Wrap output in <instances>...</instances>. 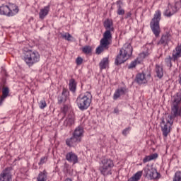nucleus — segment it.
<instances>
[{
    "label": "nucleus",
    "instance_id": "5",
    "mask_svg": "<svg viewBox=\"0 0 181 181\" xmlns=\"http://www.w3.org/2000/svg\"><path fill=\"white\" fill-rule=\"evenodd\" d=\"M77 105L81 111L87 110L91 104V98H90V93H87V95L83 96L79 95L76 99Z\"/></svg>",
    "mask_w": 181,
    "mask_h": 181
},
{
    "label": "nucleus",
    "instance_id": "11",
    "mask_svg": "<svg viewBox=\"0 0 181 181\" xmlns=\"http://www.w3.org/2000/svg\"><path fill=\"white\" fill-rule=\"evenodd\" d=\"M65 158L66 160L69 162V163H73V165L78 163V157L73 151L67 153L65 156Z\"/></svg>",
    "mask_w": 181,
    "mask_h": 181
},
{
    "label": "nucleus",
    "instance_id": "12",
    "mask_svg": "<svg viewBox=\"0 0 181 181\" xmlns=\"http://www.w3.org/2000/svg\"><path fill=\"white\" fill-rule=\"evenodd\" d=\"M12 180V174L9 168H6L0 174V181H11Z\"/></svg>",
    "mask_w": 181,
    "mask_h": 181
},
{
    "label": "nucleus",
    "instance_id": "26",
    "mask_svg": "<svg viewBox=\"0 0 181 181\" xmlns=\"http://www.w3.org/2000/svg\"><path fill=\"white\" fill-rule=\"evenodd\" d=\"M47 173L46 170L40 172L37 177V181H47Z\"/></svg>",
    "mask_w": 181,
    "mask_h": 181
},
{
    "label": "nucleus",
    "instance_id": "21",
    "mask_svg": "<svg viewBox=\"0 0 181 181\" xmlns=\"http://www.w3.org/2000/svg\"><path fill=\"white\" fill-rule=\"evenodd\" d=\"M125 91H127V89L125 88H120L117 89L115 91V93H114L113 99L118 100V98H119L120 95H125Z\"/></svg>",
    "mask_w": 181,
    "mask_h": 181
},
{
    "label": "nucleus",
    "instance_id": "22",
    "mask_svg": "<svg viewBox=\"0 0 181 181\" xmlns=\"http://www.w3.org/2000/svg\"><path fill=\"white\" fill-rule=\"evenodd\" d=\"M103 26L106 30L114 31V26L112 25V21L107 19L103 23Z\"/></svg>",
    "mask_w": 181,
    "mask_h": 181
},
{
    "label": "nucleus",
    "instance_id": "23",
    "mask_svg": "<svg viewBox=\"0 0 181 181\" xmlns=\"http://www.w3.org/2000/svg\"><path fill=\"white\" fill-rule=\"evenodd\" d=\"M136 81L138 84H145L146 83L145 74H138L136 76Z\"/></svg>",
    "mask_w": 181,
    "mask_h": 181
},
{
    "label": "nucleus",
    "instance_id": "31",
    "mask_svg": "<svg viewBox=\"0 0 181 181\" xmlns=\"http://www.w3.org/2000/svg\"><path fill=\"white\" fill-rule=\"evenodd\" d=\"M60 35L62 39H65V40H68V42H70L71 40V35L69 33H60Z\"/></svg>",
    "mask_w": 181,
    "mask_h": 181
},
{
    "label": "nucleus",
    "instance_id": "8",
    "mask_svg": "<svg viewBox=\"0 0 181 181\" xmlns=\"http://www.w3.org/2000/svg\"><path fill=\"white\" fill-rule=\"evenodd\" d=\"M165 118H168V122L173 124V119L176 117H181V110L179 108V105H173L171 107V114H165Z\"/></svg>",
    "mask_w": 181,
    "mask_h": 181
},
{
    "label": "nucleus",
    "instance_id": "33",
    "mask_svg": "<svg viewBox=\"0 0 181 181\" xmlns=\"http://www.w3.org/2000/svg\"><path fill=\"white\" fill-rule=\"evenodd\" d=\"M180 8H181V0L175 2V6L171 7V9H174L175 12H176L177 11H179V9H180Z\"/></svg>",
    "mask_w": 181,
    "mask_h": 181
},
{
    "label": "nucleus",
    "instance_id": "15",
    "mask_svg": "<svg viewBox=\"0 0 181 181\" xmlns=\"http://www.w3.org/2000/svg\"><path fill=\"white\" fill-rule=\"evenodd\" d=\"M170 40H171L170 34L166 33L162 35L160 40L158 42V45H162L163 46H168Z\"/></svg>",
    "mask_w": 181,
    "mask_h": 181
},
{
    "label": "nucleus",
    "instance_id": "14",
    "mask_svg": "<svg viewBox=\"0 0 181 181\" xmlns=\"http://www.w3.org/2000/svg\"><path fill=\"white\" fill-rule=\"evenodd\" d=\"M69 97V90L66 88H63L62 93L58 96V104H63L67 101Z\"/></svg>",
    "mask_w": 181,
    "mask_h": 181
},
{
    "label": "nucleus",
    "instance_id": "41",
    "mask_svg": "<svg viewBox=\"0 0 181 181\" xmlns=\"http://www.w3.org/2000/svg\"><path fill=\"white\" fill-rule=\"evenodd\" d=\"M136 66V61H133L132 62H131V64L128 66V69H134V67H135Z\"/></svg>",
    "mask_w": 181,
    "mask_h": 181
},
{
    "label": "nucleus",
    "instance_id": "9",
    "mask_svg": "<svg viewBox=\"0 0 181 181\" xmlns=\"http://www.w3.org/2000/svg\"><path fill=\"white\" fill-rule=\"evenodd\" d=\"M166 122H165V117H162V122L160 123L161 131L163 135L166 138L168 135L170 133V127L173 125V123L169 122L168 121V117H165Z\"/></svg>",
    "mask_w": 181,
    "mask_h": 181
},
{
    "label": "nucleus",
    "instance_id": "20",
    "mask_svg": "<svg viewBox=\"0 0 181 181\" xmlns=\"http://www.w3.org/2000/svg\"><path fill=\"white\" fill-rule=\"evenodd\" d=\"M9 95V88L4 87L2 89V95L0 98V105H2V103L5 101V98Z\"/></svg>",
    "mask_w": 181,
    "mask_h": 181
},
{
    "label": "nucleus",
    "instance_id": "24",
    "mask_svg": "<svg viewBox=\"0 0 181 181\" xmlns=\"http://www.w3.org/2000/svg\"><path fill=\"white\" fill-rule=\"evenodd\" d=\"M173 57L174 60H177L179 57H181V45L177 46L173 52Z\"/></svg>",
    "mask_w": 181,
    "mask_h": 181
},
{
    "label": "nucleus",
    "instance_id": "35",
    "mask_svg": "<svg viewBox=\"0 0 181 181\" xmlns=\"http://www.w3.org/2000/svg\"><path fill=\"white\" fill-rule=\"evenodd\" d=\"M173 181H181V172L177 171L175 174V177L173 178Z\"/></svg>",
    "mask_w": 181,
    "mask_h": 181
},
{
    "label": "nucleus",
    "instance_id": "38",
    "mask_svg": "<svg viewBox=\"0 0 181 181\" xmlns=\"http://www.w3.org/2000/svg\"><path fill=\"white\" fill-rule=\"evenodd\" d=\"M130 130H131V127H127L124 129L122 132V134L127 136V135L128 134V132H129Z\"/></svg>",
    "mask_w": 181,
    "mask_h": 181
},
{
    "label": "nucleus",
    "instance_id": "47",
    "mask_svg": "<svg viewBox=\"0 0 181 181\" xmlns=\"http://www.w3.org/2000/svg\"><path fill=\"white\" fill-rule=\"evenodd\" d=\"M141 57H145V53H141Z\"/></svg>",
    "mask_w": 181,
    "mask_h": 181
},
{
    "label": "nucleus",
    "instance_id": "2",
    "mask_svg": "<svg viewBox=\"0 0 181 181\" xmlns=\"http://www.w3.org/2000/svg\"><path fill=\"white\" fill-rule=\"evenodd\" d=\"M111 30H106L103 33V37L100 40V46L96 48V54H101L104 50H108L110 49V45H111V40L112 39V34Z\"/></svg>",
    "mask_w": 181,
    "mask_h": 181
},
{
    "label": "nucleus",
    "instance_id": "28",
    "mask_svg": "<svg viewBox=\"0 0 181 181\" xmlns=\"http://www.w3.org/2000/svg\"><path fill=\"white\" fill-rule=\"evenodd\" d=\"M141 177L142 171H139L134 176L130 177L127 181H139Z\"/></svg>",
    "mask_w": 181,
    "mask_h": 181
},
{
    "label": "nucleus",
    "instance_id": "43",
    "mask_svg": "<svg viewBox=\"0 0 181 181\" xmlns=\"http://www.w3.org/2000/svg\"><path fill=\"white\" fill-rule=\"evenodd\" d=\"M46 160H47L46 157L41 158L39 165H43V163H45Z\"/></svg>",
    "mask_w": 181,
    "mask_h": 181
},
{
    "label": "nucleus",
    "instance_id": "27",
    "mask_svg": "<svg viewBox=\"0 0 181 181\" xmlns=\"http://www.w3.org/2000/svg\"><path fill=\"white\" fill-rule=\"evenodd\" d=\"M108 63H109L108 58L107 57L103 58L99 64L100 70L107 69V66H108Z\"/></svg>",
    "mask_w": 181,
    "mask_h": 181
},
{
    "label": "nucleus",
    "instance_id": "30",
    "mask_svg": "<svg viewBox=\"0 0 181 181\" xmlns=\"http://www.w3.org/2000/svg\"><path fill=\"white\" fill-rule=\"evenodd\" d=\"M173 105H179V103L181 101V93H177L173 97Z\"/></svg>",
    "mask_w": 181,
    "mask_h": 181
},
{
    "label": "nucleus",
    "instance_id": "6",
    "mask_svg": "<svg viewBox=\"0 0 181 181\" xmlns=\"http://www.w3.org/2000/svg\"><path fill=\"white\" fill-rule=\"evenodd\" d=\"M102 166L100 167V171L103 176L111 175V169L114 168V161L110 158H105L102 160Z\"/></svg>",
    "mask_w": 181,
    "mask_h": 181
},
{
    "label": "nucleus",
    "instance_id": "10",
    "mask_svg": "<svg viewBox=\"0 0 181 181\" xmlns=\"http://www.w3.org/2000/svg\"><path fill=\"white\" fill-rule=\"evenodd\" d=\"M144 170L147 177H149L151 180L158 179V177H159V174L158 173L156 169L148 168H146Z\"/></svg>",
    "mask_w": 181,
    "mask_h": 181
},
{
    "label": "nucleus",
    "instance_id": "16",
    "mask_svg": "<svg viewBox=\"0 0 181 181\" xmlns=\"http://www.w3.org/2000/svg\"><path fill=\"white\" fill-rule=\"evenodd\" d=\"M75 118H76V117L73 113L69 114L66 119L64 122V127H71V125H74Z\"/></svg>",
    "mask_w": 181,
    "mask_h": 181
},
{
    "label": "nucleus",
    "instance_id": "39",
    "mask_svg": "<svg viewBox=\"0 0 181 181\" xmlns=\"http://www.w3.org/2000/svg\"><path fill=\"white\" fill-rule=\"evenodd\" d=\"M76 63L78 66H80V64H81V63H83V58L78 57L76 60Z\"/></svg>",
    "mask_w": 181,
    "mask_h": 181
},
{
    "label": "nucleus",
    "instance_id": "36",
    "mask_svg": "<svg viewBox=\"0 0 181 181\" xmlns=\"http://www.w3.org/2000/svg\"><path fill=\"white\" fill-rule=\"evenodd\" d=\"M39 105H40V108L41 110H43V108H45L47 104H46V100H40V103H39Z\"/></svg>",
    "mask_w": 181,
    "mask_h": 181
},
{
    "label": "nucleus",
    "instance_id": "17",
    "mask_svg": "<svg viewBox=\"0 0 181 181\" xmlns=\"http://www.w3.org/2000/svg\"><path fill=\"white\" fill-rule=\"evenodd\" d=\"M84 134V129L82 127L78 126L76 127L73 133L74 136H76V138H79L81 139L83 138V135Z\"/></svg>",
    "mask_w": 181,
    "mask_h": 181
},
{
    "label": "nucleus",
    "instance_id": "13",
    "mask_svg": "<svg viewBox=\"0 0 181 181\" xmlns=\"http://www.w3.org/2000/svg\"><path fill=\"white\" fill-rule=\"evenodd\" d=\"M80 142H81V139H79L78 137H76L74 135H72L70 139H67L66 140V144L67 146H69L70 148L76 146L77 144H80Z\"/></svg>",
    "mask_w": 181,
    "mask_h": 181
},
{
    "label": "nucleus",
    "instance_id": "29",
    "mask_svg": "<svg viewBox=\"0 0 181 181\" xmlns=\"http://www.w3.org/2000/svg\"><path fill=\"white\" fill-rule=\"evenodd\" d=\"M69 90L70 91H71L72 93H76V81L74 79H71L69 81Z\"/></svg>",
    "mask_w": 181,
    "mask_h": 181
},
{
    "label": "nucleus",
    "instance_id": "34",
    "mask_svg": "<svg viewBox=\"0 0 181 181\" xmlns=\"http://www.w3.org/2000/svg\"><path fill=\"white\" fill-rule=\"evenodd\" d=\"M83 53H86V54H90L91 52H93V49H91V47L90 46H86L83 48Z\"/></svg>",
    "mask_w": 181,
    "mask_h": 181
},
{
    "label": "nucleus",
    "instance_id": "37",
    "mask_svg": "<svg viewBox=\"0 0 181 181\" xmlns=\"http://www.w3.org/2000/svg\"><path fill=\"white\" fill-rule=\"evenodd\" d=\"M69 111V106L67 105H64L63 107L62 108V112L66 115V113Z\"/></svg>",
    "mask_w": 181,
    "mask_h": 181
},
{
    "label": "nucleus",
    "instance_id": "19",
    "mask_svg": "<svg viewBox=\"0 0 181 181\" xmlns=\"http://www.w3.org/2000/svg\"><path fill=\"white\" fill-rule=\"evenodd\" d=\"M116 4L117 5V13L119 16L125 15V10L122 8V6H124V3L121 0H119L116 2Z\"/></svg>",
    "mask_w": 181,
    "mask_h": 181
},
{
    "label": "nucleus",
    "instance_id": "18",
    "mask_svg": "<svg viewBox=\"0 0 181 181\" xmlns=\"http://www.w3.org/2000/svg\"><path fill=\"white\" fill-rule=\"evenodd\" d=\"M50 11V6H46L43 8H42L39 13L40 19H45L46 16H47V14L49 13V11Z\"/></svg>",
    "mask_w": 181,
    "mask_h": 181
},
{
    "label": "nucleus",
    "instance_id": "46",
    "mask_svg": "<svg viewBox=\"0 0 181 181\" xmlns=\"http://www.w3.org/2000/svg\"><path fill=\"white\" fill-rule=\"evenodd\" d=\"M64 181H73V180L70 178H66Z\"/></svg>",
    "mask_w": 181,
    "mask_h": 181
},
{
    "label": "nucleus",
    "instance_id": "25",
    "mask_svg": "<svg viewBox=\"0 0 181 181\" xmlns=\"http://www.w3.org/2000/svg\"><path fill=\"white\" fill-rule=\"evenodd\" d=\"M155 71L156 73V76L157 77H158V78H162L163 77V68L162 67V66L159 64H156Z\"/></svg>",
    "mask_w": 181,
    "mask_h": 181
},
{
    "label": "nucleus",
    "instance_id": "40",
    "mask_svg": "<svg viewBox=\"0 0 181 181\" xmlns=\"http://www.w3.org/2000/svg\"><path fill=\"white\" fill-rule=\"evenodd\" d=\"M150 160H152L151 158V156H147L143 159L144 163H146V162H150Z\"/></svg>",
    "mask_w": 181,
    "mask_h": 181
},
{
    "label": "nucleus",
    "instance_id": "42",
    "mask_svg": "<svg viewBox=\"0 0 181 181\" xmlns=\"http://www.w3.org/2000/svg\"><path fill=\"white\" fill-rule=\"evenodd\" d=\"M150 158L151 160H153V159H156L158 158V153H155L151 155H150Z\"/></svg>",
    "mask_w": 181,
    "mask_h": 181
},
{
    "label": "nucleus",
    "instance_id": "32",
    "mask_svg": "<svg viewBox=\"0 0 181 181\" xmlns=\"http://www.w3.org/2000/svg\"><path fill=\"white\" fill-rule=\"evenodd\" d=\"M174 13H176V11H175V9H172V11L167 9L164 12L165 16H167L168 18H170L172 15H174Z\"/></svg>",
    "mask_w": 181,
    "mask_h": 181
},
{
    "label": "nucleus",
    "instance_id": "3",
    "mask_svg": "<svg viewBox=\"0 0 181 181\" xmlns=\"http://www.w3.org/2000/svg\"><path fill=\"white\" fill-rule=\"evenodd\" d=\"M160 16H162V13L160 11L157 10L150 23V28L156 37L160 34V28L159 27Z\"/></svg>",
    "mask_w": 181,
    "mask_h": 181
},
{
    "label": "nucleus",
    "instance_id": "4",
    "mask_svg": "<svg viewBox=\"0 0 181 181\" xmlns=\"http://www.w3.org/2000/svg\"><path fill=\"white\" fill-rule=\"evenodd\" d=\"M39 60H40L39 52H33L32 50L24 52V61L29 67H31V66L37 63Z\"/></svg>",
    "mask_w": 181,
    "mask_h": 181
},
{
    "label": "nucleus",
    "instance_id": "1",
    "mask_svg": "<svg viewBox=\"0 0 181 181\" xmlns=\"http://www.w3.org/2000/svg\"><path fill=\"white\" fill-rule=\"evenodd\" d=\"M132 46L129 43L124 44V47L119 50V54L117 56L115 64L119 66L122 63H125L129 57L132 56Z\"/></svg>",
    "mask_w": 181,
    "mask_h": 181
},
{
    "label": "nucleus",
    "instance_id": "44",
    "mask_svg": "<svg viewBox=\"0 0 181 181\" xmlns=\"http://www.w3.org/2000/svg\"><path fill=\"white\" fill-rule=\"evenodd\" d=\"M114 114H119V109L118 107H115L113 111Z\"/></svg>",
    "mask_w": 181,
    "mask_h": 181
},
{
    "label": "nucleus",
    "instance_id": "45",
    "mask_svg": "<svg viewBox=\"0 0 181 181\" xmlns=\"http://www.w3.org/2000/svg\"><path fill=\"white\" fill-rule=\"evenodd\" d=\"M131 15H132V13H131V12H128L126 13V19H128V18H131Z\"/></svg>",
    "mask_w": 181,
    "mask_h": 181
},
{
    "label": "nucleus",
    "instance_id": "7",
    "mask_svg": "<svg viewBox=\"0 0 181 181\" xmlns=\"http://www.w3.org/2000/svg\"><path fill=\"white\" fill-rule=\"evenodd\" d=\"M19 12V8L18 6L14 5L8 6H1L0 7L1 15H5L6 16H13Z\"/></svg>",
    "mask_w": 181,
    "mask_h": 181
}]
</instances>
